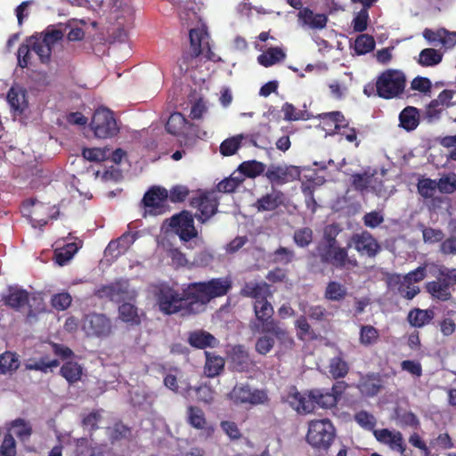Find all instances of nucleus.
Returning a JSON list of instances; mask_svg holds the SVG:
<instances>
[{
    "instance_id": "4c0bfd02",
    "label": "nucleus",
    "mask_w": 456,
    "mask_h": 456,
    "mask_svg": "<svg viewBox=\"0 0 456 456\" xmlns=\"http://www.w3.org/2000/svg\"><path fill=\"white\" fill-rule=\"evenodd\" d=\"M82 367L77 362L69 361L61 367V375L69 383L74 384L81 379Z\"/></svg>"
},
{
    "instance_id": "f704fd0d",
    "label": "nucleus",
    "mask_w": 456,
    "mask_h": 456,
    "mask_svg": "<svg viewBox=\"0 0 456 456\" xmlns=\"http://www.w3.org/2000/svg\"><path fill=\"white\" fill-rule=\"evenodd\" d=\"M434 311L431 309L422 310L414 308L409 312L407 320L412 327L421 328L429 323L434 318Z\"/></svg>"
},
{
    "instance_id": "c03bdc74",
    "label": "nucleus",
    "mask_w": 456,
    "mask_h": 456,
    "mask_svg": "<svg viewBox=\"0 0 456 456\" xmlns=\"http://www.w3.org/2000/svg\"><path fill=\"white\" fill-rule=\"evenodd\" d=\"M379 338V330L372 325H362L359 332L360 344L364 346L375 345Z\"/></svg>"
},
{
    "instance_id": "ea45409f",
    "label": "nucleus",
    "mask_w": 456,
    "mask_h": 456,
    "mask_svg": "<svg viewBox=\"0 0 456 456\" xmlns=\"http://www.w3.org/2000/svg\"><path fill=\"white\" fill-rule=\"evenodd\" d=\"M186 124L187 120L182 113L174 112L169 116L165 128L168 134L173 135H179L183 134Z\"/></svg>"
},
{
    "instance_id": "f3484780",
    "label": "nucleus",
    "mask_w": 456,
    "mask_h": 456,
    "mask_svg": "<svg viewBox=\"0 0 456 456\" xmlns=\"http://www.w3.org/2000/svg\"><path fill=\"white\" fill-rule=\"evenodd\" d=\"M168 191L162 187H151L143 196L144 206L150 208L153 215H161L166 212V202Z\"/></svg>"
},
{
    "instance_id": "6ab92c4d",
    "label": "nucleus",
    "mask_w": 456,
    "mask_h": 456,
    "mask_svg": "<svg viewBox=\"0 0 456 456\" xmlns=\"http://www.w3.org/2000/svg\"><path fill=\"white\" fill-rule=\"evenodd\" d=\"M286 195L280 190L273 188L272 192L261 196L253 204V207L258 212H271L278 208L284 206Z\"/></svg>"
},
{
    "instance_id": "4d7b16f0",
    "label": "nucleus",
    "mask_w": 456,
    "mask_h": 456,
    "mask_svg": "<svg viewBox=\"0 0 456 456\" xmlns=\"http://www.w3.org/2000/svg\"><path fill=\"white\" fill-rule=\"evenodd\" d=\"M436 189L438 190V183L436 180L425 178L419 180L418 183V191L425 199L432 198Z\"/></svg>"
},
{
    "instance_id": "cd10ccee",
    "label": "nucleus",
    "mask_w": 456,
    "mask_h": 456,
    "mask_svg": "<svg viewBox=\"0 0 456 456\" xmlns=\"http://www.w3.org/2000/svg\"><path fill=\"white\" fill-rule=\"evenodd\" d=\"M187 421L194 428L204 430L208 436H212L214 433V428L208 423L204 411L199 407H188Z\"/></svg>"
},
{
    "instance_id": "e2e57ef3",
    "label": "nucleus",
    "mask_w": 456,
    "mask_h": 456,
    "mask_svg": "<svg viewBox=\"0 0 456 456\" xmlns=\"http://www.w3.org/2000/svg\"><path fill=\"white\" fill-rule=\"evenodd\" d=\"M196 50L190 47L188 51H183L181 58L178 60V65L181 72L185 73L193 65L194 60L200 54H196Z\"/></svg>"
},
{
    "instance_id": "338daca9",
    "label": "nucleus",
    "mask_w": 456,
    "mask_h": 456,
    "mask_svg": "<svg viewBox=\"0 0 456 456\" xmlns=\"http://www.w3.org/2000/svg\"><path fill=\"white\" fill-rule=\"evenodd\" d=\"M189 194L190 190L187 186L177 184L170 189L167 199H169L173 203L183 202L186 200Z\"/></svg>"
},
{
    "instance_id": "a878e982",
    "label": "nucleus",
    "mask_w": 456,
    "mask_h": 456,
    "mask_svg": "<svg viewBox=\"0 0 456 456\" xmlns=\"http://www.w3.org/2000/svg\"><path fill=\"white\" fill-rule=\"evenodd\" d=\"M358 389L362 395L367 397L376 396L383 389L379 374L369 373L362 378L358 384Z\"/></svg>"
},
{
    "instance_id": "b1692460",
    "label": "nucleus",
    "mask_w": 456,
    "mask_h": 456,
    "mask_svg": "<svg viewBox=\"0 0 456 456\" xmlns=\"http://www.w3.org/2000/svg\"><path fill=\"white\" fill-rule=\"evenodd\" d=\"M3 300L8 307L20 311L28 305L29 293L23 289L10 287L8 294L3 297Z\"/></svg>"
},
{
    "instance_id": "423d86ee",
    "label": "nucleus",
    "mask_w": 456,
    "mask_h": 456,
    "mask_svg": "<svg viewBox=\"0 0 456 456\" xmlns=\"http://www.w3.org/2000/svg\"><path fill=\"white\" fill-rule=\"evenodd\" d=\"M313 256L318 258L320 263L330 265L335 269H351L358 266V261L348 256V247L339 245L314 249Z\"/></svg>"
},
{
    "instance_id": "39448f33",
    "label": "nucleus",
    "mask_w": 456,
    "mask_h": 456,
    "mask_svg": "<svg viewBox=\"0 0 456 456\" xmlns=\"http://www.w3.org/2000/svg\"><path fill=\"white\" fill-rule=\"evenodd\" d=\"M187 285L183 288L182 293L168 285H160L156 292V300L159 310L167 315L182 313L184 314H196L189 309L192 298L186 295Z\"/></svg>"
},
{
    "instance_id": "bb28decb",
    "label": "nucleus",
    "mask_w": 456,
    "mask_h": 456,
    "mask_svg": "<svg viewBox=\"0 0 456 456\" xmlns=\"http://www.w3.org/2000/svg\"><path fill=\"white\" fill-rule=\"evenodd\" d=\"M231 362L233 369L239 372L248 370L253 364L248 350L242 345H237L232 347Z\"/></svg>"
},
{
    "instance_id": "393cba45",
    "label": "nucleus",
    "mask_w": 456,
    "mask_h": 456,
    "mask_svg": "<svg viewBox=\"0 0 456 456\" xmlns=\"http://www.w3.org/2000/svg\"><path fill=\"white\" fill-rule=\"evenodd\" d=\"M187 341L191 346L198 349L213 348L219 343L215 336L204 330H197L190 332Z\"/></svg>"
},
{
    "instance_id": "2eb2a0df",
    "label": "nucleus",
    "mask_w": 456,
    "mask_h": 456,
    "mask_svg": "<svg viewBox=\"0 0 456 456\" xmlns=\"http://www.w3.org/2000/svg\"><path fill=\"white\" fill-rule=\"evenodd\" d=\"M191 207L197 208L199 213L195 214V217L201 224L208 221L216 212L218 201L216 198L208 193H202L198 197H194L190 201Z\"/></svg>"
},
{
    "instance_id": "3c124183",
    "label": "nucleus",
    "mask_w": 456,
    "mask_h": 456,
    "mask_svg": "<svg viewBox=\"0 0 456 456\" xmlns=\"http://www.w3.org/2000/svg\"><path fill=\"white\" fill-rule=\"evenodd\" d=\"M329 369L330 373L335 379L345 378L349 371L347 362L340 356L333 357L330 360Z\"/></svg>"
},
{
    "instance_id": "680f3d73",
    "label": "nucleus",
    "mask_w": 456,
    "mask_h": 456,
    "mask_svg": "<svg viewBox=\"0 0 456 456\" xmlns=\"http://www.w3.org/2000/svg\"><path fill=\"white\" fill-rule=\"evenodd\" d=\"M438 191L441 193L452 194L456 191V174L451 173L441 177L438 181Z\"/></svg>"
},
{
    "instance_id": "5fc2aeb1",
    "label": "nucleus",
    "mask_w": 456,
    "mask_h": 456,
    "mask_svg": "<svg viewBox=\"0 0 456 456\" xmlns=\"http://www.w3.org/2000/svg\"><path fill=\"white\" fill-rule=\"evenodd\" d=\"M102 411L95 410L85 415L82 419L81 425L83 428L87 429L90 435H93L99 428V422L102 419Z\"/></svg>"
},
{
    "instance_id": "412c9836",
    "label": "nucleus",
    "mask_w": 456,
    "mask_h": 456,
    "mask_svg": "<svg viewBox=\"0 0 456 456\" xmlns=\"http://www.w3.org/2000/svg\"><path fill=\"white\" fill-rule=\"evenodd\" d=\"M95 295L101 298H109L110 301H123L129 296L128 283L126 281H118L102 286L97 289Z\"/></svg>"
},
{
    "instance_id": "0eeeda50",
    "label": "nucleus",
    "mask_w": 456,
    "mask_h": 456,
    "mask_svg": "<svg viewBox=\"0 0 456 456\" xmlns=\"http://www.w3.org/2000/svg\"><path fill=\"white\" fill-rule=\"evenodd\" d=\"M336 430L328 419H315L309 423L306 434V441L314 448L319 450H328L334 441Z\"/></svg>"
},
{
    "instance_id": "c756f323",
    "label": "nucleus",
    "mask_w": 456,
    "mask_h": 456,
    "mask_svg": "<svg viewBox=\"0 0 456 456\" xmlns=\"http://www.w3.org/2000/svg\"><path fill=\"white\" fill-rule=\"evenodd\" d=\"M290 404L299 413L313 412L316 406V401L312 397V390L308 395H302L299 392L296 391L289 395Z\"/></svg>"
},
{
    "instance_id": "37998d69",
    "label": "nucleus",
    "mask_w": 456,
    "mask_h": 456,
    "mask_svg": "<svg viewBox=\"0 0 456 456\" xmlns=\"http://www.w3.org/2000/svg\"><path fill=\"white\" fill-rule=\"evenodd\" d=\"M443 60V53L434 48L423 49L419 54L418 63L422 67H431L439 64Z\"/></svg>"
},
{
    "instance_id": "a19ab883",
    "label": "nucleus",
    "mask_w": 456,
    "mask_h": 456,
    "mask_svg": "<svg viewBox=\"0 0 456 456\" xmlns=\"http://www.w3.org/2000/svg\"><path fill=\"white\" fill-rule=\"evenodd\" d=\"M312 397L316 401V406L323 409L332 408L338 403L336 395L327 390L313 389Z\"/></svg>"
},
{
    "instance_id": "aec40b11",
    "label": "nucleus",
    "mask_w": 456,
    "mask_h": 456,
    "mask_svg": "<svg viewBox=\"0 0 456 456\" xmlns=\"http://www.w3.org/2000/svg\"><path fill=\"white\" fill-rule=\"evenodd\" d=\"M27 206L31 207L28 216L33 227H43L47 224L51 209L48 204L40 202L37 200H28L24 202V207L26 208Z\"/></svg>"
},
{
    "instance_id": "9b49d317",
    "label": "nucleus",
    "mask_w": 456,
    "mask_h": 456,
    "mask_svg": "<svg viewBox=\"0 0 456 456\" xmlns=\"http://www.w3.org/2000/svg\"><path fill=\"white\" fill-rule=\"evenodd\" d=\"M194 217L190 211L183 210L170 218L169 226L182 241L188 242L198 237V231L194 225Z\"/></svg>"
},
{
    "instance_id": "4be33fe9",
    "label": "nucleus",
    "mask_w": 456,
    "mask_h": 456,
    "mask_svg": "<svg viewBox=\"0 0 456 456\" xmlns=\"http://www.w3.org/2000/svg\"><path fill=\"white\" fill-rule=\"evenodd\" d=\"M240 295L253 298L255 301L263 300L273 296L270 285L265 281H248L240 289Z\"/></svg>"
},
{
    "instance_id": "1a4fd4ad",
    "label": "nucleus",
    "mask_w": 456,
    "mask_h": 456,
    "mask_svg": "<svg viewBox=\"0 0 456 456\" xmlns=\"http://www.w3.org/2000/svg\"><path fill=\"white\" fill-rule=\"evenodd\" d=\"M90 127L98 138H112L119 132L114 113L107 108L97 109L92 118Z\"/></svg>"
},
{
    "instance_id": "c85d7f7f",
    "label": "nucleus",
    "mask_w": 456,
    "mask_h": 456,
    "mask_svg": "<svg viewBox=\"0 0 456 456\" xmlns=\"http://www.w3.org/2000/svg\"><path fill=\"white\" fill-rule=\"evenodd\" d=\"M269 124H259L257 129L250 134H244V140H248L251 145L256 148L266 149L271 145Z\"/></svg>"
},
{
    "instance_id": "052dcab7",
    "label": "nucleus",
    "mask_w": 456,
    "mask_h": 456,
    "mask_svg": "<svg viewBox=\"0 0 456 456\" xmlns=\"http://www.w3.org/2000/svg\"><path fill=\"white\" fill-rule=\"evenodd\" d=\"M82 155L87 160L102 162L109 159L110 150L105 148H86L83 150Z\"/></svg>"
},
{
    "instance_id": "13d9d810",
    "label": "nucleus",
    "mask_w": 456,
    "mask_h": 456,
    "mask_svg": "<svg viewBox=\"0 0 456 456\" xmlns=\"http://www.w3.org/2000/svg\"><path fill=\"white\" fill-rule=\"evenodd\" d=\"M422 239L425 243L435 244L444 240V233L441 229L421 225Z\"/></svg>"
},
{
    "instance_id": "de8ad7c7",
    "label": "nucleus",
    "mask_w": 456,
    "mask_h": 456,
    "mask_svg": "<svg viewBox=\"0 0 456 456\" xmlns=\"http://www.w3.org/2000/svg\"><path fill=\"white\" fill-rule=\"evenodd\" d=\"M77 246L76 243L71 242L66 244L63 248L55 249L54 259L55 262L60 265H65L77 253Z\"/></svg>"
},
{
    "instance_id": "dca6fc26",
    "label": "nucleus",
    "mask_w": 456,
    "mask_h": 456,
    "mask_svg": "<svg viewBox=\"0 0 456 456\" xmlns=\"http://www.w3.org/2000/svg\"><path fill=\"white\" fill-rule=\"evenodd\" d=\"M300 169L296 166H274L272 165L266 170L265 175L271 183L284 184L299 179Z\"/></svg>"
},
{
    "instance_id": "49530a36",
    "label": "nucleus",
    "mask_w": 456,
    "mask_h": 456,
    "mask_svg": "<svg viewBox=\"0 0 456 456\" xmlns=\"http://www.w3.org/2000/svg\"><path fill=\"white\" fill-rule=\"evenodd\" d=\"M265 165L256 160L244 161L239 166V171L248 178H255L265 172Z\"/></svg>"
},
{
    "instance_id": "20e7f679",
    "label": "nucleus",
    "mask_w": 456,
    "mask_h": 456,
    "mask_svg": "<svg viewBox=\"0 0 456 456\" xmlns=\"http://www.w3.org/2000/svg\"><path fill=\"white\" fill-rule=\"evenodd\" d=\"M406 86V77L399 69H388L382 71L375 83H368L363 94L368 97H379L385 100L401 98Z\"/></svg>"
},
{
    "instance_id": "72a5a7b5",
    "label": "nucleus",
    "mask_w": 456,
    "mask_h": 456,
    "mask_svg": "<svg viewBox=\"0 0 456 456\" xmlns=\"http://www.w3.org/2000/svg\"><path fill=\"white\" fill-rule=\"evenodd\" d=\"M391 282L395 285H397V292L398 294L407 300L413 299L419 292L420 289L418 286H415L412 282L401 277L400 274L395 275L392 278Z\"/></svg>"
},
{
    "instance_id": "09e8293b",
    "label": "nucleus",
    "mask_w": 456,
    "mask_h": 456,
    "mask_svg": "<svg viewBox=\"0 0 456 456\" xmlns=\"http://www.w3.org/2000/svg\"><path fill=\"white\" fill-rule=\"evenodd\" d=\"M375 47V40L372 36L368 34L359 35L355 41L354 49L358 55L370 53Z\"/></svg>"
},
{
    "instance_id": "79ce46f5",
    "label": "nucleus",
    "mask_w": 456,
    "mask_h": 456,
    "mask_svg": "<svg viewBox=\"0 0 456 456\" xmlns=\"http://www.w3.org/2000/svg\"><path fill=\"white\" fill-rule=\"evenodd\" d=\"M243 140L244 134H239L224 140L219 147L220 153L225 157L234 155L241 147Z\"/></svg>"
},
{
    "instance_id": "6e6552de",
    "label": "nucleus",
    "mask_w": 456,
    "mask_h": 456,
    "mask_svg": "<svg viewBox=\"0 0 456 456\" xmlns=\"http://www.w3.org/2000/svg\"><path fill=\"white\" fill-rule=\"evenodd\" d=\"M63 38L61 29L47 28L40 36H31L27 39L31 50L38 56L41 63L49 64L53 46Z\"/></svg>"
},
{
    "instance_id": "4468645a",
    "label": "nucleus",
    "mask_w": 456,
    "mask_h": 456,
    "mask_svg": "<svg viewBox=\"0 0 456 456\" xmlns=\"http://www.w3.org/2000/svg\"><path fill=\"white\" fill-rule=\"evenodd\" d=\"M352 246L359 254L369 257H375L381 250L377 240L368 231L353 234L347 244L348 248Z\"/></svg>"
},
{
    "instance_id": "6e6d98bb",
    "label": "nucleus",
    "mask_w": 456,
    "mask_h": 456,
    "mask_svg": "<svg viewBox=\"0 0 456 456\" xmlns=\"http://www.w3.org/2000/svg\"><path fill=\"white\" fill-rule=\"evenodd\" d=\"M60 365V362L57 359L50 360L49 356L45 355L27 364V369L33 370H40L42 372H47L48 369L55 368Z\"/></svg>"
},
{
    "instance_id": "bf43d9fd",
    "label": "nucleus",
    "mask_w": 456,
    "mask_h": 456,
    "mask_svg": "<svg viewBox=\"0 0 456 456\" xmlns=\"http://www.w3.org/2000/svg\"><path fill=\"white\" fill-rule=\"evenodd\" d=\"M131 436V428L123 424L121 421L116 422L110 430V439L111 443L128 439Z\"/></svg>"
},
{
    "instance_id": "8fccbe9b",
    "label": "nucleus",
    "mask_w": 456,
    "mask_h": 456,
    "mask_svg": "<svg viewBox=\"0 0 456 456\" xmlns=\"http://www.w3.org/2000/svg\"><path fill=\"white\" fill-rule=\"evenodd\" d=\"M12 428H14L16 436L20 441H27L33 433L32 426L24 419L18 418L12 421Z\"/></svg>"
},
{
    "instance_id": "69168bd1",
    "label": "nucleus",
    "mask_w": 456,
    "mask_h": 456,
    "mask_svg": "<svg viewBox=\"0 0 456 456\" xmlns=\"http://www.w3.org/2000/svg\"><path fill=\"white\" fill-rule=\"evenodd\" d=\"M16 441L12 435L5 434L0 445V456H16Z\"/></svg>"
},
{
    "instance_id": "a18cd8bd",
    "label": "nucleus",
    "mask_w": 456,
    "mask_h": 456,
    "mask_svg": "<svg viewBox=\"0 0 456 456\" xmlns=\"http://www.w3.org/2000/svg\"><path fill=\"white\" fill-rule=\"evenodd\" d=\"M20 366V362L14 353L6 351L0 355V373L14 372Z\"/></svg>"
},
{
    "instance_id": "473e14b6",
    "label": "nucleus",
    "mask_w": 456,
    "mask_h": 456,
    "mask_svg": "<svg viewBox=\"0 0 456 456\" xmlns=\"http://www.w3.org/2000/svg\"><path fill=\"white\" fill-rule=\"evenodd\" d=\"M400 126L410 132L415 130L419 124V111L412 106L405 107L399 114Z\"/></svg>"
},
{
    "instance_id": "ddd939ff",
    "label": "nucleus",
    "mask_w": 456,
    "mask_h": 456,
    "mask_svg": "<svg viewBox=\"0 0 456 456\" xmlns=\"http://www.w3.org/2000/svg\"><path fill=\"white\" fill-rule=\"evenodd\" d=\"M373 436L376 440L401 456H408L406 454L407 445L403 434L395 429L381 428L373 430Z\"/></svg>"
},
{
    "instance_id": "5701e85b",
    "label": "nucleus",
    "mask_w": 456,
    "mask_h": 456,
    "mask_svg": "<svg viewBox=\"0 0 456 456\" xmlns=\"http://www.w3.org/2000/svg\"><path fill=\"white\" fill-rule=\"evenodd\" d=\"M298 21L304 27L312 29H322L328 22L327 15L323 13H314L310 8L305 7L297 13Z\"/></svg>"
},
{
    "instance_id": "774afa93",
    "label": "nucleus",
    "mask_w": 456,
    "mask_h": 456,
    "mask_svg": "<svg viewBox=\"0 0 456 456\" xmlns=\"http://www.w3.org/2000/svg\"><path fill=\"white\" fill-rule=\"evenodd\" d=\"M369 9L362 8L352 21L353 28L355 32H363L367 29L370 19Z\"/></svg>"
},
{
    "instance_id": "a211bd4d",
    "label": "nucleus",
    "mask_w": 456,
    "mask_h": 456,
    "mask_svg": "<svg viewBox=\"0 0 456 456\" xmlns=\"http://www.w3.org/2000/svg\"><path fill=\"white\" fill-rule=\"evenodd\" d=\"M6 100L14 117H21L28 109L27 90L19 85L11 86Z\"/></svg>"
},
{
    "instance_id": "f03ea898",
    "label": "nucleus",
    "mask_w": 456,
    "mask_h": 456,
    "mask_svg": "<svg viewBox=\"0 0 456 456\" xmlns=\"http://www.w3.org/2000/svg\"><path fill=\"white\" fill-rule=\"evenodd\" d=\"M253 310L255 319L248 325L252 333L273 334L277 338L281 351L293 348L295 341L289 332L273 318L274 310L268 298L254 301Z\"/></svg>"
},
{
    "instance_id": "9d476101",
    "label": "nucleus",
    "mask_w": 456,
    "mask_h": 456,
    "mask_svg": "<svg viewBox=\"0 0 456 456\" xmlns=\"http://www.w3.org/2000/svg\"><path fill=\"white\" fill-rule=\"evenodd\" d=\"M81 328L87 337L108 338L112 334L111 320L104 314L89 313L81 321Z\"/></svg>"
},
{
    "instance_id": "f257e3e1",
    "label": "nucleus",
    "mask_w": 456,
    "mask_h": 456,
    "mask_svg": "<svg viewBox=\"0 0 456 456\" xmlns=\"http://www.w3.org/2000/svg\"><path fill=\"white\" fill-rule=\"evenodd\" d=\"M428 263H423L414 270L403 275L411 282L419 283L428 276ZM430 265L436 268L433 274L435 280L428 281L424 285V289L432 299L441 302H448L452 298V292L456 286V268L448 267L444 265H437L431 263Z\"/></svg>"
},
{
    "instance_id": "7c9ffc66",
    "label": "nucleus",
    "mask_w": 456,
    "mask_h": 456,
    "mask_svg": "<svg viewBox=\"0 0 456 456\" xmlns=\"http://www.w3.org/2000/svg\"><path fill=\"white\" fill-rule=\"evenodd\" d=\"M206 362L204 365V374L208 378H215L224 370V359L213 352L205 351Z\"/></svg>"
},
{
    "instance_id": "58836bf2",
    "label": "nucleus",
    "mask_w": 456,
    "mask_h": 456,
    "mask_svg": "<svg viewBox=\"0 0 456 456\" xmlns=\"http://www.w3.org/2000/svg\"><path fill=\"white\" fill-rule=\"evenodd\" d=\"M340 231L341 230L339 229L338 225L335 224L325 226L323 230V236L322 240L317 243L314 249L339 245L337 237Z\"/></svg>"
},
{
    "instance_id": "0e129e2a",
    "label": "nucleus",
    "mask_w": 456,
    "mask_h": 456,
    "mask_svg": "<svg viewBox=\"0 0 456 456\" xmlns=\"http://www.w3.org/2000/svg\"><path fill=\"white\" fill-rule=\"evenodd\" d=\"M207 34L200 28H191L189 32L190 47L195 49L196 54L202 53V42Z\"/></svg>"
},
{
    "instance_id": "f8f14e48",
    "label": "nucleus",
    "mask_w": 456,
    "mask_h": 456,
    "mask_svg": "<svg viewBox=\"0 0 456 456\" xmlns=\"http://www.w3.org/2000/svg\"><path fill=\"white\" fill-rule=\"evenodd\" d=\"M231 400L235 403H249L252 405L264 404L268 401V395L264 390H251L248 385L238 384L230 393Z\"/></svg>"
},
{
    "instance_id": "603ef678",
    "label": "nucleus",
    "mask_w": 456,
    "mask_h": 456,
    "mask_svg": "<svg viewBox=\"0 0 456 456\" xmlns=\"http://www.w3.org/2000/svg\"><path fill=\"white\" fill-rule=\"evenodd\" d=\"M255 344L256 351L261 355H266L274 346L277 338L271 333H262Z\"/></svg>"
},
{
    "instance_id": "e433bc0d",
    "label": "nucleus",
    "mask_w": 456,
    "mask_h": 456,
    "mask_svg": "<svg viewBox=\"0 0 456 456\" xmlns=\"http://www.w3.org/2000/svg\"><path fill=\"white\" fill-rule=\"evenodd\" d=\"M347 296V289L342 283L330 281L327 283L324 290V298L332 302H341Z\"/></svg>"
},
{
    "instance_id": "2f4dec72",
    "label": "nucleus",
    "mask_w": 456,
    "mask_h": 456,
    "mask_svg": "<svg viewBox=\"0 0 456 456\" xmlns=\"http://www.w3.org/2000/svg\"><path fill=\"white\" fill-rule=\"evenodd\" d=\"M118 316L122 322L130 326H139L144 314H140L134 305L125 302L118 306Z\"/></svg>"
},
{
    "instance_id": "c9c22d12",
    "label": "nucleus",
    "mask_w": 456,
    "mask_h": 456,
    "mask_svg": "<svg viewBox=\"0 0 456 456\" xmlns=\"http://www.w3.org/2000/svg\"><path fill=\"white\" fill-rule=\"evenodd\" d=\"M286 58L285 52L280 47H270L262 54L258 55L257 61L260 65L268 68Z\"/></svg>"
},
{
    "instance_id": "864d4df0",
    "label": "nucleus",
    "mask_w": 456,
    "mask_h": 456,
    "mask_svg": "<svg viewBox=\"0 0 456 456\" xmlns=\"http://www.w3.org/2000/svg\"><path fill=\"white\" fill-rule=\"evenodd\" d=\"M314 240L313 230L309 227L299 228L295 231L293 240L300 248H307Z\"/></svg>"
},
{
    "instance_id": "7ed1b4c3",
    "label": "nucleus",
    "mask_w": 456,
    "mask_h": 456,
    "mask_svg": "<svg viewBox=\"0 0 456 456\" xmlns=\"http://www.w3.org/2000/svg\"><path fill=\"white\" fill-rule=\"evenodd\" d=\"M232 287V282L229 277L212 278L206 281L187 284L186 295L192 298L189 309L199 314L211 300L227 295Z\"/></svg>"
}]
</instances>
